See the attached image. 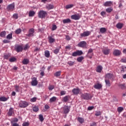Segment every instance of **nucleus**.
I'll return each mask as SVG.
<instances>
[{
	"label": "nucleus",
	"instance_id": "1",
	"mask_svg": "<svg viewBox=\"0 0 126 126\" xmlns=\"http://www.w3.org/2000/svg\"><path fill=\"white\" fill-rule=\"evenodd\" d=\"M47 16V12L44 10H40L38 12V17L39 18H45Z\"/></svg>",
	"mask_w": 126,
	"mask_h": 126
},
{
	"label": "nucleus",
	"instance_id": "2",
	"mask_svg": "<svg viewBox=\"0 0 126 126\" xmlns=\"http://www.w3.org/2000/svg\"><path fill=\"white\" fill-rule=\"evenodd\" d=\"M82 98L84 99V100H90V99L92 98V95L91 94L88 93H85L81 95Z\"/></svg>",
	"mask_w": 126,
	"mask_h": 126
},
{
	"label": "nucleus",
	"instance_id": "3",
	"mask_svg": "<svg viewBox=\"0 0 126 126\" xmlns=\"http://www.w3.org/2000/svg\"><path fill=\"white\" fill-rule=\"evenodd\" d=\"M28 102L26 101H21L19 103V107L20 108H26L28 106Z\"/></svg>",
	"mask_w": 126,
	"mask_h": 126
},
{
	"label": "nucleus",
	"instance_id": "4",
	"mask_svg": "<svg viewBox=\"0 0 126 126\" xmlns=\"http://www.w3.org/2000/svg\"><path fill=\"white\" fill-rule=\"evenodd\" d=\"M87 44L86 42L84 41H81L78 44V47H79L80 48H85Z\"/></svg>",
	"mask_w": 126,
	"mask_h": 126
},
{
	"label": "nucleus",
	"instance_id": "5",
	"mask_svg": "<svg viewBox=\"0 0 126 126\" xmlns=\"http://www.w3.org/2000/svg\"><path fill=\"white\" fill-rule=\"evenodd\" d=\"M31 85L32 86H36L38 85V81H37V78L33 77L31 82Z\"/></svg>",
	"mask_w": 126,
	"mask_h": 126
},
{
	"label": "nucleus",
	"instance_id": "6",
	"mask_svg": "<svg viewBox=\"0 0 126 126\" xmlns=\"http://www.w3.org/2000/svg\"><path fill=\"white\" fill-rule=\"evenodd\" d=\"M34 29H31L29 30V34H27L28 37H33L34 36Z\"/></svg>",
	"mask_w": 126,
	"mask_h": 126
},
{
	"label": "nucleus",
	"instance_id": "7",
	"mask_svg": "<svg viewBox=\"0 0 126 126\" xmlns=\"http://www.w3.org/2000/svg\"><path fill=\"white\" fill-rule=\"evenodd\" d=\"M48 41L50 44H53V43H54V42L56 41V39L55 38H54V36H48Z\"/></svg>",
	"mask_w": 126,
	"mask_h": 126
},
{
	"label": "nucleus",
	"instance_id": "8",
	"mask_svg": "<svg viewBox=\"0 0 126 126\" xmlns=\"http://www.w3.org/2000/svg\"><path fill=\"white\" fill-rule=\"evenodd\" d=\"M7 10H11V11H12L13 9H14V4L12 3V4H9L7 6Z\"/></svg>",
	"mask_w": 126,
	"mask_h": 126
},
{
	"label": "nucleus",
	"instance_id": "9",
	"mask_svg": "<svg viewBox=\"0 0 126 126\" xmlns=\"http://www.w3.org/2000/svg\"><path fill=\"white\" fill-rule=\"evenodd\" d=\"M91 34V32L89 31L84 32L83 33L81 34V37H87Z\"/></svg>",
	"mask_w": 126,
	"mask_h": 126
},
{
	"label": "nucleus",
	"instance_id": "10",
	"mask_svg": "<svg viewBox=\"0 0 126 126\" xmlns=\"http://www.w3.org/2000/svg\"><path fill=\"white\" fill-rule=\"evenodd\" d=\"M121 53L120 50L116 49L113 51V55L116 57H118L121 55Z\"/></svg>",
	"mask_w": 126,
	"mask_h": 126
},
{
	"label": "nucleus",
	"instance_id": "11",
	"mask_svg": "<svg viewBox=\"0 0 126 126\" xmlns=\"http://www.w3.org/2000/svg\"><path fill=\"white\" fill-rule=\"evenodd\" d=\"M71 18L74 19V20H78L80 19V16L79 15H73L71 16Z\"/></svg>",
	"mask_w": 126,
	"mask_h": 126
},
{
	"label": "nucleus",
	"instance_id": "12",
	"mask_svg": "<svg viewBox=\"0 0 126 126\" xmlns=\"http://www.w3.org/2000/svg\"><path fill=\"white\" fill-rule=\"evenodd\" d=\"M16 51L18 52V53H19V52H22V50H23V48H22V46L20 45H17L16 46Z\"/></svg>",
	"mask_w": 126,
	"mask_h": 126
},
{
	"label": "nucleus",
	"instance_id": "13",
	"mask_svg": "<svg viewBox=\"0 0 126 126\" xmlns=\"http://www.w3.org/2000/svg\"><path fill=\"white\" fill-rule=\"evenodd\" d=\"M94 87L95 88V89L100 90L101 88H102V84L97 83L94 85Z\"/></svg>",
	"mask_w": 126,
	"mask_h": 126
},
{
	"label": "nucleus",
	"instance_id": "14",
	"mask_svg": "<svg viewBox=\"0 0 126 126\" xmlns=\"http://www.w3.org/2000/svg\"><path fill=\"white\" fill-rule=\"evenodd\" d=\"M112 4H113V2H112L111 1H108L105 2L103 4V5L104 6H111V5H112Z\"/></svg>",
	"mask_w": 126,
	"mask_h": 126
},
{
	"label": "nucleus",
	"instance_id": "15",
	"mask_svg": "<svg viewBox=\"0 0 126 126\" xmlns=\"http://www.w3.org/2000/svg\"><path fill=\"white\" fill-rule=\"evenodd\" d=\"M79 92H80L79 89H74L72 90V93H73V94H75V95H77V94H79Z\"/></svg>",
	"mask_w": 126,
	"mask_h": 126
},
{
	"label": "nucleus",
	"instance_id": "16",
	"mask_svg": "<svg viewBox=\"0 0 126 126\" xmlns=\"http://www.w3.org/2000/svg\"><path fill=\"white\" fill-rule=\"evenodd\" d=\"M99 32H100V33L102 34H104L107 32V29L105 28H101L99 30Z\"/></svg>",
	"mask_w": 126,
	"mask_h": 126
},
{
	"label": "nucleus",
	"instance_id": "17",
	"mask_svg": "<svg viewBox=\"0 0 126 126\" xmlns=\"http://www.w3.org/2000/svg\"><path fill=\"white\" fill-rule=\"evenodd\" d=\"M46 8H47V9H48V10H50V9H53V8H54V5L49 4L48 5H47L46 6Z\"/></svg>",
	"mask_w": 126,
	"mask_h": 126
},
{
	"label": "nucleus",
	"instance_id": "18",
	"mask_svg": "<svg viewBox=\"0 0 126 126\" xmlns=\"http://www.w3.org/2000/svg\"><path fill=\"white\" fill-rule=\"evenodd\" d=\"M12 114H13V108L11 107L9 109V111L8 112V115L10 117V116H12Z\"/></svg>",
	"mask_w": 126,
	"mask_h": 126
},
{
	"label": "nucleus",
	"instance_id": "19",
	"mask_svg": "<svg viewBox=\"0 0 126 126\" xmlns=\"http://www.w3.org/2000/svg\"><path fill=\"white\" fill-rule=\"evenodd\" d=\"M112 77H113V75L111 73H108L105 76V79H107V80L111 79Z\"/></svg>",
	"mask_w": 126,
	"mask_h": 126
},
{
	"label": "nucleus",
	"instance_id": "20",
	"mask_svg": "<svg viewBox=\"0 0 126 126\" xmlns=\"http://www.w3.org/2000/svg\"><path fill=\"white\" fill-rule=\"evenodd\" d=\"M63 112L64 114H68L69 112V108H68V106H65L63 108Z\"/></svg>",
	"mask_w": 126,
	"mask_h": 126
},
{
	"label": "nucleus",
	"instance_id": "21",
	"mask_svg": "<svg viewBox=\"0 0 126 126\" xmlns=\"http://www.w3.org/2000/svg\"><path fill=\"white\" fill-rule=\"evenodd\" d=\"M45 67L43 66L40 69V75H41L42 76H44V75H45V73L44 72V71L45 70Z\"/></svg>",
	"mask_w": 126,
	"mask_h": 126
},
{
	"label": "nucleus",
	"instance_id": "22",
	"mask_svg": "<svg viewBox=\"0 0 126 126\" xmlns=\"http://www.w3.org/2000/svg\"><path fill=\"white\" fill-rule=\"evenodd\" d=\"M123 26H124V25L121 23H119L116 25V27L118 29H122V28H123Z\"/></svg>",
	"mask_w": 126,
	"mask_h": 126
},
{
	"label": "nucleus",
	"instance_id": "23",
	"mask_svg": "<svg viewBox=\"0 0 126 126\" xmlns=\"http://www.w3.org/2000/svg\"><path fill=\"white\" fill-rule=\"evenodd\" d=\"M104 55H109L110 54V49H104L102 50Z\"/></svg>",
	"mask_w": 126,
	"mask_h": 126
},
{
	"label": "nucleus",
	"instance_id": "24",
	"mask_svg": "<svg viewBox=\"0 0 126 126\" xmlns=\"http://www.w3.org/2000/svg\"><path fill=\"white\" fill-rule=\"evenodd\" d=\"M105 82L106 86H108V87H110L111 86V83L110 82V81L107 79H105Z\"/></svg>",
	"mask_w": 126,
	"mask_h": 126
},
{
	"label": "nucleus",
	"instance_id": "25",
	"mask_svg": "<svg viewBox=\"0 0 126 126\" xmlns=\"http://www.w3.org/2000/svg\"><path fill=\"white\" fill-rule=\"evenodd\" d=\"M35 15V12L34 11H30L29 13V16L30 17H32Z\"/></svg>",
	"mask_w": 126,
	"mask_h": 126
},
{
	"label": "nucleus",
	"instance_id": "26",
	"mask_svg": "<svg viewBox=\"0 0 126 126\" xmlns=\"http://www.w3.org/2000/svg\"><path fill=\"white\" fill-rule=\"evenodd\" d=\"M71 21L70 20V19H66L63 20V22L64 24H65V23H70Z\"/></svg>",
	"mask_w": 126,
	"mask_h": 126
},
{
	"label": "nucleus",
	"instance_id": "27",
	"mask_svg": "<svg viewBox=\"0 0 126 126\" xmlns=\"http://www.w3.org/2000/svg\"><path fill=\"white\" fill-rule=\"evenodd\" d=\"M83 60H84V57H83V56L79 57L77 59V61L78 63H81Z\"/></svg>",
	"mask_w": 126,
	"mask_h": 126
},
{
	"label": "nucleus",
	"instance_id": "28",
	"mask_svg": "<svg viewBox=\"0 0 126 126\" xmlns=\"http://www.w3.org/2000/svg\"><path fill=\"white\" fill-rule=\"evenodd\" d=\"M103 69V67L101 66H98L96 68V71L97 72H101L102 71V69Z\"/></svg>",
	"mask_w": 126,
	"mask_h": 126
},
{
	"label": "nucleus",
	"instance_id": "29",
	"mask_svg": "<svg viewBox=\"0 0 126 126\" xmlns=\"http://www.w3.org/2000/svg\"><path fill=\"white\" fill-rule=\"evenodd\" d=\"M68 98H69L68 95H66L65 96H64L63 98V102H67V101H68Z\"/></svg>",
	"mask_w": 126,
	"mask_h": 126
},
{
	"label": "nucleus",
	"instance_id": "30",
	"mask_svg": "<svg viewBox=\"0 0 126 126\" xmlns=\"http://www.w3.org/2000/svg\"><path fill=\"white\" fill-rule=\"evenodd\" d=\"M5 35H6V32L5 31H3L0 33V37H5Z\"/></svg>",
	"mask_w": 126,
	"mask_h": 126
},
{
	"label": "nucleus",
	"instance_id": "31",
	"mask_svg": "<svg viewBox=\"0 0 126 126\" xmlns=\"http://www.w3.org/2000/svg\"><path fill=\"white\" fill-rule=\"evenodd\" d=\"M29 63V60L28 59H24V60L23 61V64H28Z\"/></svg>",
	"mask_w": 126,
	"mask_h": 126
},
{
	"label": "nucleus",
	"instance_id": "32",
	"mask_svg": "<svg viewBox=\"0 0 126 126\" xmlns=\"http://www.w3.org/2000/svg\"><path fill=\"white\" fill-rule=\"evenodd\" d=\"M0 101H1L2 102H5V101H7V98H6L5 97H0Z\"/></svg>",
	"mask_w": 126,
	"mask_h": 126
},
{
	"label": "nucleus",
	"instance_id": "33",
	"mask_svg": "<svg viewBox=\"0 0 126 126\" xmlns=\"http://www.w3.org/2000/svg\"><path fill=\"white\" fill-rule=\"evenodd\" d=\"M9 61L10 63H13L14 62H16V58H15V57H12L9 59Z\"/></svg>",
	"mask_w": 126,
	"mask_h": 126
},
{
	"label": "nucleus",
	"instance_id": "34",
	"mask_svg": "<svg viewBox=\"0 0 126 126\" xmlns=\"http://www.w3.org/2000/svg\"><path fill=\"white\" fill-rule=\"evenodd\" d=\"M67 63L70 65V66H72V65H74V64L75 63V62L73 61H68L67 62Z\"/></svg>",
	"mask_w": 126,
	"mask_h": 126
},
{
	"label": "nucleus",
	"instance_id": "35",
	"mask_svg": "<svg viewBox=\"0 0 126 126\" xmlns=\"http://www.w3.org/2000/svg\"><path fill=\"white\" fill-rule=\"evenodd\" d=\"M76 53L77 54V56H81V55H82V54H83V52L81 50H80V51L78 50L77 51H76Z\"/></svg>",
	"mask_w": 126,
	"mask_h": 126
},
{
	"label": "nucleus",
	"instance_id": "36",
	"mask_svg": "<svg viewBox=\"0 0 126 126\" xmlns=\"http://www.w3.org/2000/svg\"><path fill=\"white\" fill-rule=\"evenodd\" d=\"M78 121L79 122V123H80V124H82L84 122V119L80 117L78 118Z\"/></svg>",
	"mask_w": 126,
	"mask_h": 126
},
{
	"label": "nucleus",
	"instance_id": "37",
	"mask_svg": "<svg viewBox=\"0 0 126 126\" xmlns=\"http://www.w3.org/2000/svg\"><path fill=\"white\" fill-rule=\"evenodd\" d=\"M7 39H8L9 40H10L11 39H12V33H9L6 36Z\"/></svg>",
	"mask_w": 126,
	"mask_h": 126
},
{
	"label": "nucleus",
	"instance_id": "38",
	"mask_svg": "<svg viewBox=\"0 0 126 126\" xmlns=\"http://www.w3.org/2000/svg\"><path fill=\"white\" fill-rule=\"evenodd\" d=\"M45 56L46 58H49V57H50V52H49V51H45Z\"/></svg>",
	"mask_w": 126,
	"mask_h": 126
},
{
	"label": "nucleus",
	"instance_id": "39",
	"mask_svg": "<svg viewBox=\"0 0 126 126\" xmlns=\"http://www.w3.org/2000/svg\"><path fill=\"white\" fill-rule=\"evenodd\" d=\"M56 100H57V97H56V96H53L50 99V102H55Z\"/></svg>",
	"mask_w": 126,
	"mask_h": 126
},
{
	"label": "nucleus",
	"instance_id": "40",
	"mask_svg": "<svg viewBox=\"0 0 126 126\" xmlns=\"http://www.w3.org/2000/svg\"><path fill=\"white\" fill-rule=\"evenodd\" d=\"M106 12H108V13H110L113 11V8H108L106 9Z\"/></svg>",
	"mask_w": 126,
	"mask_h": 126
},
{
	"label": "nucleus",
	"instance_id": "41",
	"mask_svg": "<svg viewBox=\"0 0 126 126\" xmlns=\"http://www.w3.org/2000/svg\"><path fill=\"white\" fill-rule=\"evenodd\" d=\"M60 49H61V46H60L59 48H57L55 49L53 51L54 54H56L57 55V54H58V53L60 52Z\"/></svg>",
	"mask_w": 126,
	"mask_h": 126
},
{
	"label": "nucleus",
	"instance_id": "42",
	"mask_svg": "<svg viewBox=\"0 0 126 126\" xmlns=\"http://www.w3.org/2000/svg\"><path fill=\"white\" fill-rule=\"evenodd\" d=\"M124 111V107H119L118 108V113H122Z\"/></svg>",
	"mask_w": 126,
	"mask_h": 126
},
{
	"label": "nucleus",
	"instance_id": "43",
	"mask_svg": "<svg viewBox=\"0 0 126 126\" xmlns=\"http://www.w3.org/2000/svg\"><path fill=\"white\" fill-rule=\"evenodd\" d=\"M38 117H39V119L40 122H43V121H44V117H43L42 114H40L38 116Z\"/></svg>",
	"mask_w": 126,
	"mask_h": 126
},
{
	"label": "nucleus",
	"instance_id": "44",
	"mask_svg": "<svg viewBox=\"0 0 126 126\" xmlns=\"http://www.w3.org/2000/svg\"><path fill=\"white\" fill-rule=\"evenodd\" d=\"M54 88H55V86L54 85H49L48 87V89L50 91H51V90H53V89H54Z\"/></svg>",
	"mask_w": 126,
	"mask_h": 126
},
{
	"label": "nucleus",
	"instance_id": "45",
	"mask_svg": "<svg viewBox=\"0 0 126 126\" xmlns=\"http://www.w3.org/2000/svg\"><path fill=\"white\" fill-rule=\"evenodd\" d=\"M32 110L33 112H38V111H39V108L37 106H34L33 107Z\"/></svg>",
	"mask_w": 126,
	"mask_h": 126
},
{
	"label": "nucleus",
	"instance_id": "46",
	"mask_svg": "<svg viewBox=\"0 0 126 126\" xmlns=\"http://www.w3.org/2000/svg\"><path fill=\"white\" fill-rule=\"evenodd\" d=\"M15 32L17 34H20V33H21V30L20 29H18L15 31Z\"/></svg>",
	"mask_w": 126,
	"mask_h": 126
},
{
	"label": "nucleus",
	"instance_id": "47",
	"mask_svg": "<svg viewBox=\"0 0 126 126\" xmlns=\"http://www.w3.org/2000/svg\"><path fill=\"white\" fill-rule=\"evenodd\" d=\"M55 76H56V77H58V76H60L61 75V71H58L56 72L54 74Z\"/></svg>",
	"mask_w": 126,
	"mask_h": 126
},
{
	"label": "nucleus",
	"instance_id": "48",
	"mask_svg": "<svg viewBox=\"0 0 126 126\" xmlns=\"http://www.w3.org/2000/svg\"><path fill=\"white\" fill-rule=\"evenodd\" d=\"M93 56V53H90L89 54L88 53L87 57H88V58H89L90 59H92V57Z\"/></svg>",
	"mask_w": 126,
	"mask_h": 126
},
{
	"label": "nucleus",
	"instance_id": "49",
	"mask_svg": "<svg viewBox=\"0 0 126 126\" xmlns=\"http://www.w3.org/2000/svg\"><path fill=\"white\" fill-rule=\"evenodd\" d=\"M101 115H102V113H101L100 111H97L95 114V116H96L97 117L99 116H101Z\"/></svg>",
	"mask_w": 126,
	"mask_h": 126
},
{
	"label": "nucleus",
	"instance_id": "50",
	"mask_svg": "<svg viewBox=\"0 0 126 126\" xmlns=\"http://www.w3.org/2000/svg\"><path fill=\"white\" fill-rule=\"evenodd\" d=\"M73 6V4H69L66 5V9H68V8H71Z\"/></svg>",
	"mask_w": 126,
	"mask_h": 126
},
{
	"label": "nucleus",
	"instance_id": "51",
	"mask_svg": "<svg viewBox=\"0 0 126 126\" xmlns=\"http://www.w3.org/2000/svg\"><path fill=\"white\" fill-rule=\"evenodd\" d=\"M13 17L15 19H18V14H14L13 15Z\"/></svg>",
	"mask_w": 126,
	"mask_h": 126
},
{
	"label": "nucleus",
	"instance_id": "52",
	"mask_svg": "<svg viewBox=\"0 0 126 126\" xmlns=\"http://www.w3.org/2000/svg\"><path fill=\"white\" fill-rule=\"evenodd\" d=\"M88 53H89V55L90 54H93V49H92V48H90L88 51Z\"/></svg>",
	"mask_w": 126,
	"mask_h": 126
},
{
	"label": "nucleus",
	"instance_id": "53",
	"mask_svg": "<svg viewBox=\"0 0 126 126\" xmlns=\"http://www.w3.org/2000/svg\"><path fill=\"white\" fill-rule=\"evenodd\" d=\"M57 29V26L56 25H53V27L52 28V31H55Z\"/></svg>",
	"mask_w": 126,
	"mask_h": 126
},
{
	"label": "nucleus",
	"instance_id": "54",
	"mask_svg": "<svg viewBox=\"0 0 126 126\" xmlns=\"http://www.w3.org/2000/svg\"><path fill=\"white\" fill-rule=\"evenodd\" d=\"M100 14H101V16H103V17H104V16H106V12L102 11L100 13Z\"/></svg>",
	"mask_w": 126,
	"mask_h": 126
},
{
	"label": "nucleus",
	"instance_id": "55",
	"mask_svg": "<svg viewBox=\"0 0 126 126\" xmlns=\"http://www.w3.org/2000/svg\"><path fill=\"white\" fill-rule=\"evenodd\" d=\"M120 87H121L122 89H125V88H126V84H121L120 85Z\"/></svg>",
	"mask_w": 126,
	"mask_h": 126
},
{
	"label": "nucleus",
	"instance_id": "56",
	"mask_svg": "<svg viewBox=\"0 0 126 126\" xmlns=\"http://www.w3.org/2000/svg\"><path fill=\"white\" fill-rule=\"evenodd\" d=\"M94 109V106H89L88 108V111H91V110H93Z\"/></svg>",
	"mask_w": 126,
	"mask_h": 126
},
{
	"label": "nucleus",
	"instance_id": "57",
	"mask_svg": "<svg viewBox=\"0 0 126 126\" xmlns=\"http://www.w3.org/2000/svg\"><path fill=\"white\" fill-rule=\"evenodd\" d=\"M18 122V119L15 118L12 121H11V124H13V123H16Z\"/></svg>",
	"mask_w": 126,
	"mask_h": 126
},
{
	"label": "nucleus",
	"instance_id": "58",
	"mask_svg": "<svg viewBox=\"0 0 126 126\" xmlns=\"http://www.w3.org/2000/svg\"><path fill=\"white\" fill-rule=\"evenodd\" d=\"M23 126H29V123L28 122H25L22 125Z\"/></svg>",
	"mask_w": 126,
	"mask_h": 126
},
{
	"label": "nucleus",
	"instance_id": "59",
	"mask_svg": "<svg viewBox=\"0 0 126 126\" xmlns=\"http://www.w3.org/2000/svg\"><path fill=\"white\" fill-rule=\"evenodd\" d=\"M36 100H37V98H36V97H33L31 99V102H36Z\"/></svg>",
	"mask_w": 126,
	"mask_h": 126
},
{
	"label": "nucleus",
	"instance_id": "60",
	"mask_svg": "<svg viewBox=\"0 0 126 126\" xmlns=\"http://www.w3.org/2000/svg\"><path fill=\"white\" fill-rule=\"evenodd\" d=\"M65 93H66L65 91H62L61 92L60 94L61 96H62L63 95H65Z\"/></svg>",
	"mask_w": 126,
	"mask_h": 126
},
{
	"label": "nucleus",
	"instance_id": "61",
	"mask_svg": "<svg viewBox=\"0 0 126 126\" xmlns=\"http://www.w3.org/2000/svg\"><path fill=\"white\" fill-rule=\"evenodd\" d=\"M65 39L67 40V41H69V40H70V37H69L68 35H66Z\"/></svg>",
	"mask_w": 126,
	"mask_h": 126
},
{
	"label": "nucleus",
	"instance_id": "62",
	"mask_svg": "<svg viewBox=\"0 0 126 126\" xmlns=\"http://www.w3.org/2000/svg\"><path fill=\"white\" fill-rule=\"evenodd\" d=\"M72 57H77V54H76V51L72 53Z\"/></svg>",
	"mask_w": 126,
	"mask_h": 126
},
{
	"label": "nucleus",
	"instance_id": "63",
	"mask_svg": "<svg viewBox=\"0 0 126 126\" xmlns=\"http://www.w3.org/2000/svg\"><path fill=\"white\" fill-rule=\"evenodd\" d=\"M3 42L4 43V44H6L7 43H9V41L6 40V39H4V40L3 41Z\"/></svg>",
	"mask_w": 126,
	"mask_h": 126
},
{
	"label": "nucleus",
	"instance_id": "64",
	"mask_svg": "<svg viewBox=\"0 0 126 126\" xmlns=\"http://www.w3.org/2000/svg\"><path fill=\"white\" fill-rule=\"evenodd\" d=\"M12 126H19V125L17 123H14L12 125Z\"/></svg>",
	"mask_w": 126,
	"mask_h": 126
}]
</instances>
